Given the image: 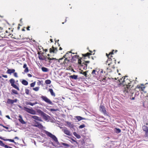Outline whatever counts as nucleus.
Listing matches in <instances>:
<instances>
[{
  "label": "nucleus",
  "instance_id": "nucleus-1",
  "mask_svg": "<svg viewBox=\"0 0 148 148\" xmlns=\"http://www.w3.org/2000/svg\"><path fill=\"white\" fill-rule=\"evenodd\" d=\"M118 79V81L119 82L120 85H122L123 86H126V87L125 88L123 92L125 94L127 93H132V89L131 88H132L133 86L132 84V82L130 81L129 79H128L127 76H124L121 78Z\"/></svg>",
  "mask_w": 148,
  "mask_h": 148
},
{
  "label": "nucleus",
  "instance_id": "nucleus-2",
  "mask_svg": "<svg viewBox=\"0 0 148 148\" xmlns=\"http://www.w3.org/2000/svg\"><path fill=\"white\" fill-rule=\"evenodd\" d=\"M114 51V50H112V51L110 52L108 54L106 53L108 59L106 61V64H108L109 66V67L107 68V70H110L112 69H114L115 68V65L116 64V60L113 58L112 56L113 54V52Z\"/></svg>",
  "mask_w": 148,
  "mask_h": 148
},
{
  "label": "nucleus",
  "instance_id": "nucleus-3",
  "mask_svg": "<svg viewBox=\"0 0 148 148\" xmlns=\"http://www.w3.org/2000/svg\"><path fill=\"white\" fill-rule=\"evenodd\" d=\"M31 117L34 120L33 122V123L34 124L32 125L33 127H37L40 129H43L44 127L40 123L37 121L42 122V120L40 117L36 116H31Z\"/></svg>",
  "mask_w": 148,
  "mask_h": 148
},
{
  "label": "nucleus",
  "instance_id": "nucleus-4",
  "mask_svg": "<svg viewBox=\"0 0 148 148\" xmlns=\"http://www.w3.org/2000/svg\"><path fill=\"white\" fill-rule=\"evenodd\" d=\"M45 133L47 136L51 137V138L56 142L58 145H60L59 143L55 136L47 131H45Z\"/></svg>",
  "mask_w": 148,
  "mask_h": 148
},
{
  "label": "nucleus",
  "instance_id": "nucleus-5",
  "mask_svg": "<svg viewBox=\"0 0 148 148\" xmlns=\"http://www.w3.org/2000/svg\"><path fill=\"white\" fill-rule=\"evenodd\" d=\"M90 62L89 61H85V62L82 63L81 60L79 59L78 61V63L79 66H83V69L86 70L87 69V65L86 63H89Z\"/></svg>",
  "mask_w": 148,
  "mask_h": 148
},
{
  "label": "nucleus",
  "instance_id": "nucleus-6",
  "mask_svg": "<svg viewBox=\"0 0 148 148\" xmlns=\"http://www.w3.org/2000/svg\"><path fill=\"white\" fill-rule=\"evenodd\" d=\"M60 63L61 65H64V66L65 67H66L69 66L70 67L71 62L69 59H67L66 58L64 59L63 62H61V61Z\"/></svg>",
  "mask_w": 148,
  "mask_h": 148
},
{
  "label": "nucleus",
  "instance_id": "nucleus-7",
  "mask_svg": "<svg viewBox=\"0 0 148 148\" xmlns=\"http://www.w3.org/2000/svg\"><path fill=\"white\" fill-rule=\"evenodd\" d=\"M40 98L42 100L45 101L47 103L51 105H53V104L52 101L49 99L46 96L42 95L41 96Z\"/></svg>",
  "mask_w": 148,
  "mask_h": 148
},
{
  "label": "nucleus",
  "instance_id": "nucleus-8",
  "mask_svg": "<svg viewBox=\"0 0 148 148\" xmlns=\"http://www.w3.org/2000/svg\"><path fill=\"white\" fill-rule=\"evenodd\" d=\"M23 110L33 115H35L36 114V112L35 110L32 109H29V108H28L26 107H24Z\"/></svg>",
  "mask_w": 148,
  "mask_h": 148
},
{
  "label": "nucleus",
  "instance_id": "nucleus-9",
  "mask_svg": "<svg viewBox=\"0 0 148 148\" xmlns=\"http://www.w3.org/2000/svg\"><path fill=\"white\" fill-rule=\"evenodd\" d=\"M9 82L10 84H11V86L13 88H15L16 89L18 90H19V88L18 86L16 85V84H14L15 81L14 80L13 78L11 79L10 80Z\"/></svg>",
  "mask_w": 148,
  "mask_h": 148
},
{
  "label": "nucleus",
  "instance_id": "nucleus-10",
  "mask_svg": "<svg viewBox=\"0 0 148 148\" xmlns=\"http://www.w3.org/2000/svg\"><path fill=\"white\" fill-rule=\"evenodd\" d=\"M145 87L144 84H138L136 88L138 89L140 92H143Z\"/></svg>",
  "mask_w": 148,
  "mask_h": 148
},
{
  "label": "nucleus",
  "instance_id": "nucleus-11",
  "mask_svg": "<svg viewBox=\"0 0 148 148\" xmlns=\"http://www.w3.org/2000/svg\"><path fill=\"white\" fill-rule=\"evenodd\" d=\"M100 71V70L99 69H96L92 71L91 74L93 76L96 77L98 76Z\"/></svg>",
  "mask_w": 148,
  "mask_h": 148
},
{
  "label": "nucleus",
  "instance_id": "nucleus-12",
  "mask_svg": "<svg viewBox=\"0 0 148 148\" xmlns=\"http://www.w3.org/2000/svg\"><path fill=\"white\" fill-rule=\"evenodd\" d=\"M69 53H72L73 54H77V53H72L71 52H68L66 53V54L64 55L62 58H60V59H58V62L59 63H60L61 60H62L64 59V58H65H65H67V59H68L69 58H70L69 56Z\"/></svg>",
  "mask_w": 148,
  "mask_h": 148
},
{
  "label": "nucleus",
  "instance_id": "nucleus-13",
  "mask_svg": "<svg viewBox=\"0 0 148 148\" xmlns=\"http://www.w3.org/2000/svg\"><path fill=\"white\" fill-rule=\"evenodd\" d=\"M40 52H41L39 51L38 53V58L39 60H45L47 61V58L45 56H44L43 54H42V53H40Z\"/></svg>",
  "mask_w": 148,
  "mask_h": 148
},
{
  "label": "nucleus",
  "instance_id": "nucleus-14",
  "mask_svg": "<svg viewBox=\"0 0 148 148\" xmlns=\"http://www.w3.org/2000/svg\"><path fill=\"white\" fill-rule=\"evenodd\" d=\"M99 111L103 113L104 114H107V111H106L104 106L101 105L99 106Z\"/></svg>",
  "mask_w": 148,
  "mask_h": 148
},
{
  "label": "nucleus",
  "instance_id": "nucleus-15",
  "mask_svg": "<svg viewBox=\"0 0 148 148\" xmlns=\"http://www.w3.org/2000/svg\"><path fill=\"white\" fill-rule=\"evenodd\" d=\"M18 101L17 99L13 100L10 99H8L7 100V103L9 104H13L14 103H16Z\"/></svg>",
  "mask_w": 148,
  "mask_h": 148
},
{
  "label": "nucleus",
  "instance_id": "nucleus-16",
  "mask_svg": "<svg viewBox=\"0 0 148 148\" xmlns=\"http://www.w3.org/2000/svg\"><path fill=\"white\" fill-rule=\"evenodd\" d=\"M41 116L42 117L43 119L46 121H47L50 117L49 116L44 112L42 114Z\"/></svg>",
  "mask_w": 148,
  "mask_h": 148
},
{
  "label": "nucleus",
  "instance_id": "nucleus-17",
  "mask_svg": "<svg viewBox=\"0 0 148 148\" xmlns=\"http://www.w3.org/2000/svg\"><path fill=\"white\" fill-rule=\"evenodd\" d=\"M82 58H80L79 56H77V55H75L73 56H72V60L74 61H76L78 59V60L80 59V60H81Z\"/></svg>",
  "mask_w": 148,
  "mask_h": 148
},
{
  "label": "nucleus",
  "instance_id": "nucleus-18",
  "mask_svg": "<svg viewBox=\"0 0 148 148\" xmlns=\"http://www.w3.org/2000/svg\"><path fill=\"white\" fill-rule=\"evenodd\" d=\"M63 132L66 134L68 136L71 135V132L67 128H66L62 130Z\"/></svg>",
  "mask_w": 148,
  "mask_h": 148
},
{
  "label": "nucleus",
  "instance_id": "nucleus-19",
  "mask_svg": "<svg viewBox=\"0 0 148 148\" xmlns=\"http://www.w3.org/2000/svg\"><path fill=\"white\" fill-rule=\"evenodd\" d=\"M57 51V48H55L53 46H52L51 48H50L49 49L50 52L51 53H56Z\"/></svg>",
  "mask_w": 148,
  "mask_h": 148
},
{
  "label": "nucleus",
  "instance_id": "nucleus-20",
  "mask_svg": "<svg viewBox=\"0 0 148 148\" xmlns=\"http://www.w3.org/2000/svg\"><path fill=\"white\" fill-rule=\"evenodd\" d=\"M0 145L1 146L4 147L5 148H13L12 147L8 146L7 145H5L3 143V142L1 140H0Z\"/></svg>",
  "mask_w": 148,
  "mask_h": 148
},
{
  "label": "nucleus",
  "instance_id": "nucleus-21",
  "mask_svg": "<svg viewBox=\"0 0 148 148\" xmlns=\"http://www.w3.org/2000/svg\"><path fill=\"white\" fill-rule=\"evenodd\" d=\"M15 71L14 69H8L6 71L7 74L11 75L12 73H13Z\"/></svg>",
  "mask_w": 148,
  "mask_h": 148
},
{
  "label": "nucleus",
  "instance_id": "nucleus-22",
  "mask_svg": "<svg viewBox=\"0 0 148 148\" xmlns=\"http://www.w3.org/2000/svg\"><path fill=\"white\" fill-rule=\"evenodd\" d=\"M38 103L37 102V101H36L34 103H32V102H30L29 101H26V104L27 105H30L31 106H33L35 104H38Z\"/></svg>",
  "mask_w": 148,
  "mask_h": 148
},
{
  "label": "nucleus",
  "instance_id": "nucleus-23",
  "mask_svg": "<svg viewBox=\"0 0 148 148\" xmlns=\"http://www.w3.org/2000/svg\"><path fill=\"white\" fill-rule=\"evenodd\" d=\"M23 68L25 69L24 70V72L27 73L29 72V70L27 66V65L26 64H24V65H23Z\"/></svg>",
  "mask_w": 148,
  "mask_h": 148
},
{
  "label": "nucleus",
  "instance_id": "nucleus-24",
  "mask_svg": "<svg viewBox=\"0 0 148 148\" xmlns=\"http://www.w3.org/2000/svg\"><path fill=\"white\" fill-rule=\"evenodd\" d=\"M18 117L19 118L18 119V120L22 124H25V122L23 120V119L21 115H19L18 116Z\"/></svg>",
  "mask_w": 148,
  "mask_h": 148
},
{
  "label": "nucleus",
  "instance_id": "nucleus-25",
  "mask_svg": "<svg viewBox=\"0 0 148 148\" xmlns=\"http://www.w3.org/2000/svg\"><path fill=\"white\" fill-rule=\"evenodd\" d=\"M1 139H2V140H3L5 141H9L11 142L14 143L15 145L16 144V143L14 141V140L11 139H3V138H1Z\"/></svg>",
  "mask_w": 148,
  "mask_h": 148
},
{
  "label": "nucleus",
  "instance_id": "nucleus-26",
  "mask_svg": "<svg viewBox=\"0 0 148 148\" xmlns=\"http://www.w3.org/2000/svg\"><path fill=\"white\" fill-rule=\"evenodd\" d=\"M49 91L51 93V95L52 96H53V97H55L56 95L55 93L53 92V89L52 88H49Z\"/></svg>",
  "mask_w": 148,
  "mask_h": 148
},
{
  "label": "nucleus",
  "instance_id": "nucleus-27",
  "mask_svg": "<svg viewBox=\"0 0 148 148\" xmlns=\"http://www.w3.org/2000/svg\"><path fill=\"white\" fill-rule=\"evenodd\" d=\"M90 55H91V53L88 52L84 54H82V56L84 57V59H85V57H88L89 58V56Z\"/></svg>",
  "mask_w": 148,
  "mask_h": 148
},
{
  "label": "nucleus",
  "instance_id": "nucleus-28",
  "mask_svg": "<svg viewBox=\"0 0 148 148\" xmlns=\"http://www.w3.org/2000/svg\"><path fill=\"white\" fill-rule=\"evenodd\" d=\"M22 83L24 86H27L28 84V82L27 81L23 79L21 82Z\"/></svg>",
  "mask_w": 148,
  "mask_h": 148
},
{
  "label": "nucleus",
  "instance_id": "nucleus-29",
  "mask_svg": "<svg viewBox=\"0 0 148 148\" xmlns=\"http://www.w3.org/2000/svg\"><path fill=\"white\" fill-rule=\"evenodd\" d=\"M36 112L38 113L39 114H40V116H41L42 115V114L44 113V112L41 111L40 109H36Z\"/></svg>",
  "mask_w": 148,
  "mask_h": 148
},
{
  "label": "nucleus",
  "instance_id": "nucleus-30",
  "mask_svg": "<svg viewBox=\"0 0 148 148\" xmlns=\"http://www.w3.org/2000/svg\"><path fill=\"white\" fill-rule=\"evenodd\" d=\"M73 134L75 136V137H76L77 138L79 139L80 138V136L79 134H77L76 132H74L73 133Z\"/></svg>",
  "mask_w": 148,
  "mask_h": 148
},
{
  "label": "nucleus",
  "instance_id": "nucleus-31",
  "mask_svg": "<svg viewBox=\"0 0 148 148\" xmlns=\"http://www.w3.org/2000/svg\"><path fill=\"white\" fill-rule=\"evenodd\" d=\"M41 70L42 71H43V72H48V71H49L48 69L47 68H45V67H42L41 68Z\"/></svg>",
  "mask_w": 148,
  "mask_h": 148
},
{
  "label": "nucleus",
  "instance_id": "nucleus-32",
  "mask_svg": "<svg viewBox=\"0 0 148 148\" xmlns=\"http://www.w3.org/2000/svg\"><path fill=\"white\" fill-rule=\"evenodd\" d=\"M70 77L73 79H77V78L78 76L77 75H71L69 76Z\"/></svg>",
  "mask_w": 148,
  "mask_h": 148
},
{
  "label": "nucleus",
  "instance_id": "nucleus-33",
  "mask_svg": "<svg viewBox=\"0 0 148 148\" xmlns=\"http://www.w3.org/2000/svg\"><path fill=\"white\" fill-rule=\"evenodd\" d=\"M115 132L117 133L118 134L121 132V130L119 128H115L114 130Z\"/></svg>",
  "mask_w": 148,
  "mask_h": 148
},
{
  "label": "nucleus",
  "instance_id": "nucleus-34",
  "mask_svg": "<svg viewBox=\"0 0 148 148\" xmlns=\"http://www.w3.org/2000/svg\"><path fill=\"white\" fill-rule=\"evenodd\" d=\"M142 129L145 132L148 130V127L145 125H144L142 127Z\"/></svg>",
  "mask_w": 148,
  "mask_h": 148
},
{
  "label": "nucleus",
  "instance_id": "nucleus-35",
  "mask_svg": "<svg viewBox=\"0 0 148 148\" xmlns=\"http://www.w3.org/2000/svg\"><path fill=\"white\" fill-rule=\"evenodd\" d=\"M87 71L84 72L83 70H81L80 71V73L81 74H82L83 75H84L85 77H87Z\"/></svg>",
  "mask_w": 148,
  "mask_h": 148
},
{
  "label": "nucleus",
  "instance_id": "nucleus-36",
  "mask_svg": "<svg viewBox=\"0 0 148 148\" xmlns=\"http://www.w3.org/2000/svg\"><path fill=\"white\" fill-rule=\"evenodd\" d=\"M11 94H14L16 95H18V92L17 91H16V90L14 89H12Z\"/></svg>",
  "mask_w": 148,
  "mask_h": 148
},
{
  "label": "nucleus",
  "instance_id": "nucleus-37",
  "mask_svg": "<svg viewBox=\"0 0 148 148\" xmlns=\"http://www.w3.org/2000/svg\"><path fill=\"white\" fill-rule=\"evenodd\" d=\"M76 118L78 121H80L81 120H82V119H85L84 118L80 116H76Z\"/></svg>",
  "mask_w": 148,
  "mask_h": 148
},
{
  "label": "nucleus",
  "instance_id": "nucleus-38",
  "mask_svg": "<svg viewBox=\"0 0 148 148\" xmlns=\"http://www.w3.org/2000/svg\"><path fill=\"white\" fill-rule=\"evenodd\" d=\"M45 83L46 84H50L51 83V81L49 79L46 80L45 81Z\"/></svg>",
  "mask_w": 148,
  "mask_h": 148
},
{
  "label": "nucleus",
  "instance_id": "nucleus-39",
  "mask_svg": "<svg viewBox=\"0 0 148 148\" xmlns=\"http://www.w3.org/2000/svg\"><path fill=\"white\" fill-rule=\"evenodd\" d=\"M40 87H36L35 88H33V89L35 91H38Z\"/></svg>",
  "mask_w": 148,
  "mask_h": 148
},
{
  "label": "nucleus",
  "instance_id": "nucleus-40",
  "mask_svg": "<svg viewBox=\"0 0 148 148\" xmlns=\"http://www.w3.org/2000/svg\"><path fill=\"white\" fill-rule=\"evenodd\" d=\"M36 84V82H34L30 84V86L31 87H34L35 85Z\"/></svg>",
  "mask_w": 148,
  "mask_h": 148
},
{
  "label": "nucleus",
  "instance_id": "nucleus-41",
  "mask_svg": "<svg viewBox=\"0 0 148 148\" xmlns=\"http://www.w3.org/2000/svg\"><path fill=\"white\" fill-rule=\"evenodd\" d=\"M61 144L63 146H64L67 147H69V144L66 143H64L62 142L61 143Z\"/></svg>",
  "mask_w": 148,
  "mask_h": 148
},
{
  "label": "nucleus",
  "instance_id": "nucleus-42",
  "mask_svg": "<svg viewBox=\"0 0 148 148\" xmlns=\"http://www.w3.org/2000/svg\"><path fill=\"white\" fill-rule=\"evenodd\" d=\"M25 93L27 95H28L29 94V90L27 88H26L25 90Z\"/></svg>",
  "mask_w": 148,
  "mask_h": 148
},
{
  "label": "nucleus",
  "instance_id": "nucleus-43",
  "mask_svg": "<svg viewBox=\"0 0 148 148\" xmlns=\"http://www.w3.org/2000/svg\"><path fill=\"white\" fill-rule=\"evenodd\" d=\"M13 75L14 76L16 77H18V74L17 72H14L13 73Z\"/></svg>",
  "mask_w": 148,
  "mask_h": 148
},
{
  "label": "nucleus",
  "instance_id": "nucleus-44",
  "mask_svg": "<svg viewBox=\"0 0 148 148\" xmlns=\"http://www.w3.org/2000/svg\"><path fill=\"white\" fill-rule=\"evenodd\" d=\"M5 36H10L11 35V34H10L7 31H6V33H5Z\"/></svg>",
  "mask_w": 148,
  "mask_h": 148
},
{
  "label": "nucleus",
  "instance_id": "nucleus-45",
  "mask_svg": "<svg viewBox=\"0 0 148 148\" xmlns=\"http://www.w3.org/2000/svg\"><path fill=\"white\" fill-rule=\"evenodd\" d=\"M85 127V125L84 124H82V125H79V128H80V129L84 127Z\"/></svg>",
  "mask_w": 148,
  "mask_h": 148
},
{
  "label": "nucleus",
  "instance_id": "nucleus-46",
  "mask_svg": "<svg viewBox=\"0 0 148 148\" xmlns=\"http://www.w3.org/2000/svg\"><path fill=\"white\" fill-rule=\"evenodd\" d=\"M145 136L148 138V130L145 132Z\"/></svg>",
  "mask_w": 148,
  "mask_h": 148
},
{
  "label": "nucleus",
  "instance_id": "nucleus-47",
  "mask_svg": "<svg viewBox=\"0 0 148 148\" xmlns=\"http://www.w3.org/2000/svg\"><path fill=\"white\" fill-rule=\"evenodd\" d=\"M1 125L4 128L6 129H8L9 128L8 127L4 126V125Z\"/></svg>",
  "mask_w": 148,
  "mask_h": 148
},
{
  "label": "nucleus",
  "instance_id": "nucleus-48",
  "mask_svg": "<svg viewBox=\"0 0 148 148\" xmlns=\"http://www.w3.org/2000/svg\"><path fill=\"white\" fill-rule=\"evenodd\" d=\"M2 76L5 78H7V76L6 75H2Z\"/></svg>",
  "mask_w": 148,
  "mask_h": 148
},
{
  "label": "nucleus",
  "instance_id": "nucleus-49",
  "mask_svg": "<svg viewBox=\"0 0 148 148\" xmlns=\"http://www.w3.org/2000/svg\"><path fill=\"white\" fill-rule=\"evenodd\" d=\"M106 77L103 78V79L102 80V81L103 82H106Z\"/></svg>",
  "mask_w": 148,
  "mask_h": 148
},
{
  "label": "nucleus",
  "instance_id": "nucleus-50",
  "mask_svg": "<svg viewBox=\"0 0 148 148\" xmlns=\"http://www.w3.org/2000/svg\"><path fill=\"white\" fill-rule=\"evenodd\" d=\"M71 139L73 142H76V143H77V142L75 140H74V139H73L72 138H71Z\"/></svg>",
  "mask_w": 148,
  "mask_h": 148
},
{
  "label": "nucleus",
  "instance_id": "nucleus-51",
  "mask_svg": "<svg viewBox=\"0 0 148 148\" xmlns=\"http://www.w3.org/2000/svg\"><path fill=\"white\" fill-rule=\"evenodd\" d=\"M57 110L55 109H51V111H56Z\"/></svg>",
  "mask_w": 148,
  "mask_h": 148
},
{
  "label": "nucleus",
  "instance_id": "nucleus-52",
  "mask_svg": "<svg viewBox=\"0 0 148 148\" xmlns=\"http://www.w3.org/2000/svg\"><path fill=\"white\" fill-rule=\"evenodd\" d=\"M6 118H8V119H10V116L9 115H6Z\"/></svg>",
  "mask_w": 148,
  "mask_h": 148
},
{
  "label": "nucleus",
  "instance_id": "nucleus-53",
  "mask_svg": "<svg viewBox=\"0 0 148 148\" xmlns=\"http://www.w3.org/2000/svg\"><path fill=\"white\" fill-rule=\"evenodd\" d=\"M30 27L29 26H28L26 28L27 30H28V31L30 29H29V28H30Z\"/></svg>",
  "mask_w": 148,
  "mask_h": 148
},
{
  "label": "nucleus",
  "instance_id": "nucleus-54",
  "mask_svg": "<svg viewBox=\"0 0 148 148\" xmlns=\"http://www.w3.org/2000/svg\"><path fill=\"white\" fill-rule=\"evenodd\" d=\"M27 75L29 77H32V75L30 74H27Z\"/></svg>",
  "mask_w": 148,
  "mask_h": 148
},
{
  "label": "nucleus",
  "instance_id": "nucleus-55",
  "mask_svg": "<svg viewBox=\"0 0 148 148\" xmlns=\"http://www.w3.org/2000/svg\"><path fill=\"white\" fill-rule=\"evenodd\" d=\"M49 60V62H50L51 63V62L50 61V60H52V59H51V58H49V57L48 58H47Z\"/></svg>",
  "mask_w": 148,
  "mask_h": 148
},
{
  "label": "nucleus",
  "instance_id": "nucleus-56",
  "mask_svg": "<svg viewBox=\"0 0 148 148\" xmlns=\"http://www.w3.org/2000/svg\"><path fill=\"white\" fill-rule=\"evenodd\" d=\"M3 29V28L1 27H0V32H1L2 30Z\"/></svg>",
  "mask_w": 148,
  "mask_h": 148
},
{
  "label": "nucleus",
  "instance_id": "nucleus-57",
  "mask_svg": "<svg viewBox=\"0 0 148 148\" xmlns=\"http://www.w3.org/2000/svg\"><path fill=\"white\" fill-rule=\"evenodd\" d=\"M14 139H17L18 140V137L16 136V137H14Z\"/></svg>",
  "mask_w": 148,
  "mask_h": 148
},
{
  "label": "nucleus",
  "instance_id": "nucleus-58",
  "mask_svg": "<svg viewBox=\"0 0 148 148\" xmlns=\"http://www.w3.org/2000/svg\"><path fill=\"white\" fill-rule=\"evenodd\" d=\"M57 60L58 61V59H56L55 58H51V60Z\"/></svg>",
  "mask_w": 148,
  "mask_h": 148
},
{
  "label": "nucleus",
  "instance_id": "nucleus-59",
  "mask_svg": "<svg viewBox=\"0 0 148 148\" xmlns=\"http://www.w3.org/2000/svg\"><path fill=\"white\" fill-rule=\"evenodd\" d=\"M67 124H68V125H70L71 124V123H70V122H68Z\"/></svg>",
  "mask_w": 148,
  "mask_h": 148
},
{
  "label": "nucleus",
  "instance_id": "nucleus-60",
  "mask_svg": "<svg viewBox=\"0 0 148 148\" xmlns=\"http://www.w3.org/2000/svg\"><path fill=\"white\" fill-rule=\"evenodd\" d=\"M44 51L45 52H46L47 51V49H45Z\"/></svg>",
  "mask_w": 148,
  "mask_h": 148
},
{
  "label": "nucleus",
  "instance_id": "nucleus-61",
  "mask_svg": "<svg viewBox=\"0 0 148 148\" xmlns=\"http://www.w3.org/2000/svg\"><path fill=\"white\" fill-rule=\"evenodd\" d=\"M50 40L51 41V42H53V40H52V39H50Z\"/></svg>",
  "mask_w": 148,
  "mask_h": 148
},
{
  "label": "nucleus",
  "instance_id": "nucleus-62",
  "mask_svg": "<svg viewBox=\"0 0 148 148\" xmlns=\"http://www.w3.org/2000/svg\"><path fill=\"white\" fill-rule=\"evenodd\" d=\"M59 49L60 50H62V48L61 47H60L59 48Z\"/></svg>",
  "mask_w": 148,
  "mask_h": 148
},
{
  "label": "nucleus",
  "instance_id": "nucleus-63",
  "mask_svg": "<svg viewBox=\"0 0 148 148\" xmlns=\"http://www.w3.org/2000/svg\"><path fill=\"white\" fill-rule=\"evenodd\" d=\"M22 30L23 31H25V30L24 29H22Z\"/></svg>",
  "mask_w": 148,
  "mask_h": 148
},
{
  "label": "nucleus",
  "instance_id": "nucleus-64",
  "mask_svg": "<svg viewBox=\"0 0 148 148\" xmlns=\"http://www.w3.org/2000/svg\"><path fill=\"white\" fill-rule=\"evenodd\" d=\"M89 51L90 52V53H92V51Z\"/></svg>",
  "mask_w": 148,
  "mask_h": 148
}]
</instances>
